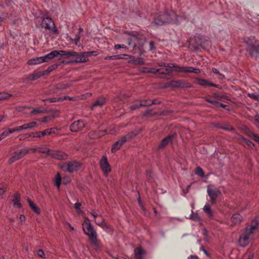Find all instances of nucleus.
<instances>
[{
  "mask_svg": "<svg viewBox=\"0 0 259 259\" xmlns=\"http://www.w3.org/2000/svg\"><path fill=\"white\" fill-rule=\"evenodd\" d=\"M12 95L9 94L7 93L1 92L0 93V101L5 100V99H8L9 97H12Z\"/></svg>",
  "mask_w": 259,
  "mask_h": 259,
  "instance_id": "37",
  "label": "nucleus"
},
{
  "mask_svg": "<svg viewBox=\"0 0 259 259\" xmlns=\"http://www.w3.org/2000/svg\"><path fill=\"white\" fill-rule=\"evenodd\" d=\"M106 132V130L94 132V133H96L97 134L96 137H98L103 136L104 135V133H105Z\"/></svg>",
  "mask_w": 259,
  "mask_h": 259,
  "instance_id": "52",
  "label": "nucleus"
},
{
  "mask_svg": "<svg viewBox=\"0 0 259 259\" xmlns=\"http://www.w3.org/2000/svg\"><path fill=\"white\" fill-rule=\"evenodd\" d=\"M114 48L117 50L121 48H126V46L124 45H115Z\"/></svg>",
  "mask_w": 259,
  "mask_h": 259,
  "instance_id": "56",
  "label": "nucleus"
},
{
  "mask_svg": "<svg viewBox=\"0 0 259 259\" xmlns=\"http://www.w3.org/2000/svg\"><path fill=\"white\" fill-rule=\"evenodd\" d=\"M101 169L103 171L106 177H107L109 172L111 171L110 165L106 156H103L100 162Z\"/></svg>",
  "mask_w": 259,
  "mask_h": 259,
  "instance_id": "14",
  "label": "nucleus"
},
{
  "mask_svg": "<svg viewBox=\"0 0 259 259\" xmlns=\"http://www.w3.org/2000/svg\"><path fill=\"white\" fill-rule=\"evenodd\" d=\"M140 133V131L136 130L135 131L131 132V133H128L126 136H124V137L126 138V141L127 140H130L131 139L133 138L135 136L139 134Z\"/></svg>",
  "mask_w": 259,
  "mask_h": 259,
  "instance_id": "32",
  "label": "nucleus"
},
{
  "mask_svg": "<svg viewBox=\"0 0 259 259\" xmlns=\"http://www.w3.org/2000/svg\"><path fill=\"white\" fill-rule=\"evenodd\" d=\"M85 126V124L82 120H78L72 123L70 126V131L72 132H78L82 130Z\"/></svg>",
  "mask_w": 259,
  "mask_h": 259,
  "instance_id": "15",
  "label": "nucleus"
},
{
  "mask_svg": "<svg viewBox=\"0 0 259 259\" xmlns=\"http://www.w3.org/2000/svg\"><path fill=\"white\" fill-rule=\"evenodd\" d=\"M178 21L177 16L174 11L169 13L159 12L154 18V23L157 26H161L166 23Z\"/></svg>",
  "mask_w": 259,
  "mask_h": 259,
  "instance_id": "3",
  "label": "nucleus"
},
{
  "mask_svg": "<svg viewBox=\"0 0 259 259\" xmlns=\"http://www.w3.org/2000/svg\"><path fill=\"white\" fill-rule=\"evenodd\" d=\"M105 99L104 98H101L99 100L96 101L94 104L92 105L91 107V109L92 110L94 109V107H95L97 106H102L103 105H104L105 103Z\"/></svg>",
  "mask_w": 259,
  "mask_h": 259,
  "instance_id": "26",
  "label": "nucleus"
},
{
  "mask_svg": "<svg viewBox=\"0 0 259 259\" xmlns=\"http://www.w3.org/2000/svg\"><path fill=\"white\" fill-rule=\"evenodd\" d=\"M158 69H156L154 68H148V70H147V73H149L155 74L156 73H158Z\"/></svg>",
  "mask_w": 259,
  "mask_h": 259,
  "instance_id": "48",
  "label": "nucleus"
},
{
  "mask_svg": "<svg viewBox=\"0 0 259 259\" xmlns=\"http://www.w3.org/2000/svg\"><path fill=\"white\" fill-rule=\"evenodd\" d=\"M253 138L254 141H255L259 144V137L255 134Z\"/></svg>",
  "mask_w": 259,
  "mask_h": 259,
  "instance_id": "63",
  "label": "nucleus"
},
{
  "mask_svg": "<svg viewBox=\"0 0 259 259\" xmlns=\"http://www.w3.org/2000/svg\"><path fill=\"white\" fill-rule=\"evenodd\" d=\"M56 128H48L47 130H45L42 132H41V135L42 136V137L46 136V135H50L52 133H54V131Z\"/></svg>",
  "mask_w": 259,
  "mask_h": 259,
  "instance_id": "33",
  "label": "nucleus"
},
{
  "mask_svg": "<svg viewBox=\"0 0 259 259\" xmlns=\"http://www.w3.org/2000/svg\"><path fill=\"white\" fill-rule=\"evenodd\" d=\"M244 42L246 45V51L251 57L257 59L259 56V41L250 36L245 38Z\"/></svg>",
  "mask_w": 259,
  "mask_h": 259,
  "instance_id": "2",
  "label": "nucleus"
},
{
  "mask_svg": "<svg viewBox=\"0 0 259 259\" xmlns=\"http://www.w3.org/2000/svg\"><path fill=\"white\" fill-rule=\"evenodd\" d=\"M188 259H199V257L194 255H191L188 257Z\"/></svg>",
  "mask_w": 259,
  "mask_h": 259,
  "instance_id": "62",
  "label": "nucleus"
},
{
  "mask_svg": "<svg viewBox=\"0 0 259 259\" xmlns=\"http://www.w3.org/2000/svg\"><path fill=\"white\" fill-rule=\"evenodd\" d=\"M247 255V259H252L254 256L253 253H249L248 254H246Z\"/></svg>",
  "mask_w": 259,
  "mask_h": 259,
  "instance_id": "61",
  "label": "nucleus"
},
{
  "mask_svg": "<svg viewBox=\"0 0 259 259\" xmlns=\"http://www.w3.org/2000/svg\"><path fill=\"white\" fill-rule=\"evenodd\" d=\"M254 120L255 121L258 123H259V115L258 114H256L255 116H254Z\"/></svg>",
  "mask_w": 259,
  "mask_h": 259,
  "instance_id": "64",
  "label": "nucleus"
},
{
  "mask_svg": "<svg viewBox=\"0 0 259 259\" xmlns=\"http://www.w3.org/2000/svg\"><path fill=\"white\" fill-rule=\"evenodd\" d=\"M37 151L40 153H44L47 154L48 155L50 156V153L52 152V150H50L48 149H44L42 148H39L37 149Z\"/></svg>",
  "mask_w": 259,
  "mask_h": 259,
  "instance_id": "40",
  "label": "nucleus"
},
{
  "mask_svg": "<svg viewBox=\"0 0 259 259\" xmlns=\"http://www.w3.org/2000/svg\"><path fill=\"white\" fill-rule=\"evenodd\" d=\"M145 41V37L143 34H138L137 35L133 36L128 39V45L133 47L134 49L136 47H142Z\"/></svg>",
  "mask_w": 259,
  "mask_h": 259,
  "instance_id": "8",
  "label": "nucleus"
},
{
  "mask_svg": "<svg viewBox=\"0 0 259 259\" xmlns=\"http://www.w3.org/2000/svg\"><path fill=\"white\" fill-rule=\"evenodd\" d=\"M203 211L207 214L208 217L212 218L213 217V213L211 210L209 204H206L204 205Z\"/></svg>",
  "mask_w": 259,
  "mask_h": 259,
  "instance_id": "28",
  "label": "nucleus"
},
{
  "mask_svg": "<svg viewBox=\"0 0 259 259\" xmlns=\"http://www.w3.org/2000/svg\"><path fill=\"white\" fill-rule=\"evenodd\" d=\"M165 88H190L191 85L189 83L182 81L181 80H172L171 81L166 82L165 84Z\"/></svg>",
  "mask_w": 259,
  "mask_h": 259,
  "instance_id": "12",
  "label": "nucleus"
},
{
  "mask_svg": "<svg viewBox=\"0 0 259 259\" xmlns=\"http://www.w3.org/2000/svg\"><path fill=\"white\" fill-rule=\"evenodd\" d=\"M189 219L193 221H199L200 218L197 213H194L193 211H192V213L190 215Z\"/></svg>",
  "mask_w": 259,
  "mask_h": 259,
  "instance_id": "41",
  "label": "nucleus"
},
{
  "mask_svg": "<svg viewBox=\"0 0 259 259\" xmlns=\"http://www.w3.org/2000/svg\"><path fill=\"white\" fill-rule=\"evenodd\" d=\"M70 84L68 83H61L55 85V88L57 90H61L68 88Z\"/></svg>",
  "mask_w": 259,
  "mask_h": 259,
  "instance_id": "30",
  "label": "nucleus"
},
{
  "mask_svg": "<svg viewBox=\"0 0 259 259\" xmlns=\"http://www.w3.org/2000/svg\"><path fill=\"white\" fill-rule=\"evenodd\" d=\"M257 229L255 225H251L249 228L247 227L245 231L240 235L239 239V244L241 247H245L249 243V236L254 230Z\"/></svg>",
  "mask_w": 259,
  "mask_h": 259,
  "instance_id": "7",
  "label": "nucleus"
},
{
  "mask_svg": "<svg viewBox=\"0 0 259 259\" xmlns=\"http://www.w3.org/2000/svg\"><path fill=\"white\" fill-rule=\"evenodd\" d=\"M128 62L135 65H143L144 64V62L141 58H135L133 57V59L128 61Z\"/></svg>",
  "mask_w": 259,
  "mask_h": 259,
  "instance_id": "24",
  "label": "nucleus"
},
{
  "mask_svg": "<svg viewBox=\"0 0 259 259\" xmlns=\"http://www.w3.org/2000/svg\"><path fill=\"white\" fill-rule=\"evenodd\" d=\"M140 107H142V106H140V104H135V105H132L130 107V109L132 110H134L136 109L137 108H140Z\"/></svg>",
  "mask_w": 259,
  "mask_h": 259,
  "instance_id": "57",
  "label": "nucleus"
},
{
  "mask_svg": "<svg viewBox=\"0 0 259 259\" xmlns=\"http://www.w3.org/2000/svg\"><path fill=\"white\" fill-rule=\"evenodd\" d=\"M44 101H47L50 103H53V102H59V101H63V99H62V98H52L48 99H45L44 100Z\"/></svg>",
  "mask_w": 259,
  "mask_h": 259,
  "instance_id": "43",
  "label": "nucleus"
},
{
  "mask_svg": "<svg viewBox=\"0 0 259 259\" xmlns=\"http://www.w3.org/2000/svg\"><path fill=\"white\" fill-rule=\"evenodd\" d=\"M158 73H159L161 74H164V75L169 74L172 71V68H166V67L158 69Z\"/></svg>",
  "mask_w": 259,
  "mask_h": 259,
  "instance_id": "25",
  "label": "nucleus"
},
{
  "mask_svg": "<svg viewBox=\"0 0 259 259\" xmlns=\"http://www.w3.org/2000/svg\"><path fill=\"white\" fill-rule=\"evenodd\" d=\"M85 59H88V57L92 55H97V53L96 51L84 52H82Z\"/></svg>",
  "mask_w": 259,
  "mask_h": 259,
  "instance_id": "38",
  "label": "nucleus"
},
{
  "mask_svg": "<svg viewBox=\"0 0 259 259\" xmlns=\"http://www.w3.org/2000/svg\"><path fill=\"white\" fill-rule=\"evenodd\" d=\"M81 204L80 203H76L74 205V207L78 212V213L81 212V210L80 208V207L81 206Z\"/></svg>",
  "mask_w": 259,
  "mask_h": 259,
  "instance_id": "53",
  "label": "nucleus"
},
{
  "mask_svg": "<svg viewBox=\"0 0 259 259\" xmlns=\"http://www.w3.org/2000/svg\"><path fill=\"white\" fill-rule=\"evenodd\" d=\"M22 130H23L22 125L17 127L15 128L9 129V131H7V133L9 135L10 134H12L14 132H19Z\"/></svg>",
  "mask_w": 259,
  "mask_h": 259,
  "instance_id": "36",
  "label": "nucleus"
},
{
  "mask_svg": "<svg viewBox=\"0 0 259 259\" xmlns=\"http://www.w3.org/2000/svg\"><path fill=\"white\" fill-rule=\"evenodd\" d=\"M116 58H118V57H116L115 56V55H113V56H107L105 59L106 60H116Z\"/></svg>",
  "mask_w": 259,
  "mask_h": 259,
  "instance_id": "60",
  "label": "nucleus"
},
{
  "mask_svg": "<svg viewBox=\"0 0 259 259\" xmlns=\"http://www.w3.org/2000/svg\"><path fill=\"white\" fill-rule=\"evenodd\" d=\"M37 255L42 258H46L45 254L42 249H38L37 251Z\"/></svg>",
  "mask_w": 259,
  "mask_h": 259,
  "instance_id": "51",
  "label": "nucleus"
},
{
  "mask_svg": "<svg viewBox=\"0 0 259 259\" xmlns=\"http://www.w3.org/2000/svg\"><path fill=\"white\" fill-rule=\"evenodd\" d=\"M58 55L66 57V58H69L73 57L74 59L70 60L71 63H84L88 61V59H85L82 53H78L74 51H58Z\"/></svg>",
  "mask_w": 259,
  "mask_h": 259,
  "instance_id": "4",
  "label": "nucleus"
},
{
  "mask_svg": "<svg viewBox=\"0 0 259 259\" xmlns=\"http://www.w3.org/2000/svg\"><path fill=\"white\" fill-rule=\"evenodd\" d=\"M149 45H150V51H153V50H155V47L154 46V42L153 41H151L150 42Z\"/></svg>",
  "mask_w": 259,
  "mask_h": 259,
  "instance_id": "59",
  "label": "nucleus"
},
{
  "mask_svg": "<svg viewBox=\"0 0 259 259\" xmlns=\"http://www.w3.org/2000/svg\"><path fill=\"white\" fill-rule=\"evenodd\" d=\"M175 68H177V71L185 72V73H191V67H180L179 66H175Z\"/></svg>",
  "mask_w": 259,
  "mask_h": 259,
  "instance_id": "23",
  "label": "nucleus"
},
{
  "mask_svg": "<svg viewBox=\"0 0 259 259\" xmlns=\"http://www.w3.org/2000/svg\"><path fill=\"white\" fill-rule=\"evenodd\" d=\"M195 173L197 175L199 176L201 178H203L204 176L203 170L200 167H197L196 168Z\"/></svg>",
  "mask_w": 259,
  "mask_h": 259,
  "instance_id": "39",
  "label": "nucleus"
},
{
  "mask_svg": "<svg viewBox=\"0 0 259 259\" xmlns=\"http://www.w3.org/2000/svg\"><path fill=\"white\" fill-rule=\"evenodd\" d=\"M203 47V41L199 36H195L190 39L189 48L194 51H197L200 48Z\"/></svg>",
  "mask_w": 259,
  "mask_h": 259,
  "instance_id": "13",
  "label": "nucleus"
},
{
  "mask_svg": "<svg viewBox=\"0 0 259 259\" xmlns=\"http://www.w3.org/2000/svg\"><path fill=\"white\" fill-rule=\"evenodd\" d=\"M50 156L57 159H65L67 157V155L62 151L52 150Z\"/></svg>",
  "mask_w": 259,
  "mask_h": 259,
  "instance_id": "16",
  "label": "nucleus"
},
{
  "mask_svg": "<svg viewBox=\"0 0 259 259\" xmlns=\"http://www.w3.org/2000/svg\"><path fill=\"white\" fill-rule=\"evenodd\" d=\"M231 220L233 225H236L241 223L242 218L239 213H236L232 216Z\"/></svg>",
  "mask_w": 259,
  "mask_h": 259,
  "instance_id": "21",
  "label": "nucleus"
},
{
  "mask_svg": "<svg viewBox=\"0 0 259 259\" xmlns=\"http://www.w3.org/2000/svg\"><path fill=\"white\" fill-rule=\"evenodd\" d=\"M160 103V102H159L158 103H154V102H151L150 100H143L141 101V103L140 104V106H150L153 104H159Z\"/></svg>",
  "mask_w": 259,
  "mask_h": 259,
  "instance_id": "29",
  "label": "nucleus"
},
{
  "mask_svg": "<svg viewBox=\"0 0 259 259\" xmlns=\"http://www.w3.org/2000/svg\"><path fill=\"white\" fill-rule=\"evenodd\" d=\"M245 132L249 137H253V136L255 135V134L252 133L248 128H245Z\"/></svg>",
  "mask_w": 259,
  "mask_h": 259,
  "instance_id": "49",
  "label": "nucleus"
},
{
  "mask_svg": "<svg viewBox=\"0 0 259 259\" xmlns=\"http://www.w3.org/2000/svg\"><path fill=\"white\" fill-rule=\"evenodd\" d=\"M212 71L214 73H215V74H218V75H219V76H223L224 77V76H223V75L221 73H220V72L219 71V70H218L217 69L215 68H212Z\"/></svg>",
  "mask_w": 259,
  "mask_h": 259,
  "instance_id": "58",
  "label": "nucleus"
},
{
  "mask_svg": "<svg viewBox=\"0 0 259 259\" xmlns=\"http://www.w3.org/2000/svg\"><path fill=\"white\" fill-rule=\"evenodd\" d=\"M20 195L19 193H15L13 199V202L15 207L17 208H20L22 206L21 203L20 202Z\"/></svg>",
  "mask_w": 259,
  "mask_h": 259,
  "instance_id": "20",
  "label": "nucleus"
},
{
  "mask_svg": "<svg viewBox=\"0 0 259 259\" xmlns=\"http://www.w3.org/2000/svg\"><path fill=\"white\" fill-rule=\"evenodd\" d=\"M8 136L7 131H4L2 134L0 135V141L4 139L5 138Z\"/></svg>",
  "mask_w": 259,
  "mask_h": 259,
  "instance_id": "54",
  "label": "nucleus"
},
{
  "mask_svg": "<svg viewBox=\"0 0 259 259\" xmlns=\"http://www.w3.org/2000/svg\"><path fill=\"white\" fill-rule=\"evenodd\" d=\"M37 23H40L41 28H45L46 30H50L54 34L58 33V30L55 27V24L52 19L48 17L44 18L43 17H38L36 18Z\"/></svg>",
  "mask_w": 259,
  "mask_h": 259,
  "instance_id": "5",
  "label": "nucleus"
},
{
  "mask_svg": "<svg viewBox=\"0 0 259 259\" xmlns=\"http://www.w3.org/2000/svg\"><path fill=\"white\" fill-rule=\"evenodd\" d=\"M57 56H58V51H53L44 56L31 59L28 61V63L29 65H34L43 62H47Z\"/></svg>",
  "mask_w": 259,
  "mask_h": 259,
  "instance_id": "6",
  "label": "nucleus"
},
{
  "mask_svg": "<svg viewBox=\"0 0 259 259\" xmlns=\"http://www.w3.org/2000/svg\"><path fill=\"white\" fill-rule=\"evenodd\" d=\"M61 176L59 174H57V177L56 178V185L57 186L58 188H59V187L61 185Z\"/></svg>",
  "mask_w": 259,
  "mask_h": 259,
  "instance_id": "44",
  "label": "nucleus"
},
{
  "mask_svg": "<svg viewBox=\"0 0 259 259\" xmlns=\"http://www.w3.org/2000/svg\"><path fill=\"white\" fill-rule=\"evenodd\" d=\"M196 81H197L196 83L199 85H202L203 87L210 85V82H209L206 80L203 79H197Z\"/></svg>",
  "mask_w": 259,
  "mask_h": 259,
  "instance_id": "31",
  "label": "nucleus"
},
{
  "mask_svg": "<svg viewBox=\"0 0 259 259\" xmlns=\"http://www.w3.org/2000/svg\"><path fill=\"white\" fill-rule=\"evenodd\" d=\"M157 65L159 67H164L166 68H174L175 67V65H174L173 64H170V63H164L162 62H159L157 63Z\"/></svg>",
  "mask_w": 259,
  "mask_h": 259,
  "instance_id": "35",
  "label": "nucleus"
},
{
  "mask_svg": "<svg viewBox=\"0 0 259 259\" xmlns=\"http://www.w3.org/2000/svg\"><path fill=\"white\" fill-rule=\"evenodd\" d=\"M28 202L29 203V206L30 208L37 214L40 213V210L37 207V206L30 200H28Z\"/></svg>",
  "mask_w": 259,
  "mask_h": 259,
  "instance_id": "27",
  "label": "nucleus"
},
{
  "mask_svg": "<svg viewBox=\"0 0 259 259\" xmlns=\"http://www.w3.org/2000/svg\"><path fill=\"white\" fill-rule=\"evenodd\" d=\"M126 141V138L122 137L120 139L116 141L114 144L111 149L112 152H114L115 151L118 150L121 147V146L125 143Z\"/></svg>",
  "mask_w": 259,
  "mask_h": 259,
  "instance_id": "17",
  "label": "nucleus"
},
{
  "mask_svg": "<svg viewBox=\"0 0 259 259\" xmlns=\"http://www.w3.org/2000/svg\"><path fill=\"white\" fill-rule=\"evenodd\" d=\"M134 252L136 259H143V256L146 254V251L141 247L135 248Z\"/></svg>",
  "mask_w": 259,
  "mask_h": 259,
  "instance_id": "18",
  "label": "nucleus"
},
{
  "mask_svg": "<svg viewBox=\"0 0 259 259\" xmlns=\"http://www.w3.org/2000/svg\"><path fill=\"white\" fill-rule=\"evenodd\" d=\"M175 135L173 134L169 135L164 139H163L160 142L159 145V147L163 148L165 146H166L169 143H170L172 141V139L175 137Z\"/></svg>",
  "mask_w": 259,
  "mask_h": 259,
  "instance_id": "19",
  "label": "nucleus"
},
{
  "mask_svg": "<svg viewBox=\"0 0 259 259\" xmlns=\"http://www.w3.org/2000/svg\"><path fill=\"white\" fill-rule=\"evenodd\" d=\"M219 128L227 131H234V128L230 124L226 123L223 125L219 126Z\"/></svg>",
  "mask_w": 259,
  "mask_h": 259,
  "instance_id": "34",
  "label": "nucleus"
},
{
  "mask_svg": "<svg viewBox=\"0 0 259 259\" xmlns=\"http://www.w3.org/2000/svg\"><path fill=\"white\" fill-rule=\"evenodd\" d=\"M191 73H194L196 74H199L200 73V70L198 68H194L191 67Z\"/></svg>",
  "mask_w": 259,
  "mask_h": 259,
  "instance_id": "55",
  "label": "nucleus"
},
{
  "mask_svg": "<svg viewBox=\"0 0 259 259\" xmlns=\"http://www.w3.org/2000/svg\"><path fill=\"white\" fill-rule=\"evenodd\" d=\"M29 151L28 149H22L18 151H16L13 153V155L11 157L8 161L9 164H12L16 161L20 159L27 154Z\"/></svg>",
  "mask_w": 259,
  "mask_h": 259,
  "instance_id": "10",
  "label": "nucleus"
},
{
  "mask_svg": "<svg viewBox=\"0 0 259 259\" xmlns=\"http://www.w3.org/2000/svg\"><path fill=\"white\" fill-rule=\"evenodd\" d=\"M243 140L245 142L246 145L250 148H252L254 146V144L250 140H247L245 138H242Z\"/></svg>",
  "mask_w": 259,
  "mask_h": 259,
  "instance_id": "46",
  "label": "nucleus"
},
{
  "mask_svg": "<svg viewBox=\"0 0 259 259\" xmlns=\"http://www.w3.org/2000/svg\"><path fill=\"white\" fill-rule=\"evenodd\" d=\"M248 96L252 99L257 100L258 99L259 95L253 93H249L248 94Z\"/></svg>",
  "mask_w": 259,
  "mask_h": 259,
  "instance_id": "47",
  "label": "nucleus"
},
{
  "mask_svg": "<svg viewBox=\"0 0 259 259\" xmlns=\"http://www.w3.org/2000/svg\"><path fill=\"white\" fill-rule=\"evenodd\" d=\"M40 77V75L38 74H32L29 77V79L30 80H34L39 77Z\"/></svg>",
  "mask_w": 259,
  "mask_h": 259,
  "instance_id": "45",
  "label": "nucleus"
},
{
  "mask_svg": "<svg viewBox=\"0 0 259 259\" xmlns=\"http://www.w3.org/2000/svg\"><path fill=\"white\" fill-rule=\"evenodd\" d=\"M207 192L210 199L211 203L216 201L217 197L221 194L220 191L212 186H208Z\"/></svg>",
  "mask_w": 259,
  "mask_h": 259,
  "instance_id": "11",
  "label": "nucleus"
},
{
  "mask_svg": "<svg viewBox=\"0 0 259 259\" xmlns=\"http://www.w3.org/2000/svg\"><path fill=\"white\" fill-rule=\"evenodd\" d=\"M207 102L212 104L215 106H219V102L217 101L213 100H210L208 99H206L205 100Z\"/></svg>",
  "mask_w": 259,
  "mask_h": 259,
  "instance_id": "50",
  "label": "nucleus"
},
{
  "mask_svg": "<svg viewBox=\"0 0 259 259\" xmlns=\"http://www.w3.org/2000/svg\"><path fill=\"white\" fill-rule=\"evenodd\" d=\"M80 163L76 161L65 163L61 166L62 169L64 171L73 172L79 169Z\"/></svg>",
  "mask_w": 259,
  "mask_h": 259,
  "instance_id": "9",
  "label": "nucleus"
},
{
  "mask_svg": "<svg viewBox=\"0 0 259 259\" xmlns=\"http://www.w3.org/2000/svg\"><path fill=\"white\" fill-rule=\"evenodd\" d=\"M23 130H31L38 126L37 123L35 121H31L29 123H25L22 125Z\"/></svg>",
  "mask_w": 259,
  "mask_h": 259,
  "instance_id": "22",
  "label": "nucleus"
},
{
  "mask_svg": "<svg viewBox=\"0 0 259 259\" xmlns=\"http://www.w3.org/2000/svg\"><path fill=\"white\" fill-rule=\"evenodd\" d=\"M45 112V110H42L40 108H36L34 109L31 112V114L35 115L41 113Z\"/></svg>",
  "mask_w": 259,
  "mask_h": 259,
  "instance_id": "42",
  "label": "nucleus"
},
{
  "mask_svg": "<svg viewBox=\"0 0 259 259\" xmlns=\"http://www.w3.org/2000/svg\"><path fill=\"white\" fill-rule=\"evenodd\" d=\"M82 227L84 233L89 237L92 244L95 246H98L99 242L97 240L96 231L93 226L90 223L88 218H85L82 224Z\"/></svg>",
  "mask_w": 259,
  "mask_h": 259,
  "instance_id": "1",
  "label": "nucleus"
}]
</instances>
